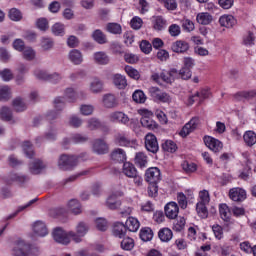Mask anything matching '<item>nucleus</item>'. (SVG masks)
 Listing matches in <instances>:
<instances>
[{"label":"nucleus","instance_id":"nucleus-1","mask_svg":"<svg viewBox=\"0 0 256 256\" xmlns=\"http://www.w3.org/2000/svg\"><path fill=\"white\" fill-rule=\"evenodd\" d=\"M41 253L35 246L27 244L23 240H18L12 250L13 256H38Z\"/></svg>","mask_w":256,"mask_h":256},{"label":"nucleus","instance_id":"nucleus-2","mask_svg":"<svg viewBox=\"0 0 256 256\" xmlns=\"http://www.w3.org/2000/svg\"><path fill=\"white\" fill-rule=\"evenodd\" d=\"M111 159L116 163H123L121 169L119 170V173H123V175L129 177V162H127V153L125 152V150L121 148L115 149L111 153Z\"/></svg>","mask_w":256,"mask_h":256},{"label":"nucleus","instance_id":"nucleus-3","mask_svg":"<svg viewBox=\"0 0 256 256\" xmlns=\"http://www.w3.org/2000/svg\"><path fill=\"white\" fill-rule=\"evenodd\" d=\"M77 163H79V158L77 156L63 154L58 160V167L59 169H62V171H69V169L76 167Z\"/></svg>","mask_w":256,"mask_h":256},{"label":"nucleus","instance_id":"nucleus-4","mask_svg":"<svg viewBox=\"0 0 256 256\" xmlns=\"http://www.w3.org/2000/svg\"><path fill=\"white\" fill-rule=\"evenodd\" d=\"M89 232V226L85 222H79L76 225V232L70 231L69 235L75 243H81L83 237Z\"/></svg>","mask_w":256,"mask_h":256},{"label":"nucleus","instance_id":"nucleus-5","mask_svg":"<svg viewBox=\"0 0 256 256\" xmlns=\"http://www.w3.org/2000/svg\"><path fill=\"white\" fill-rule=\"evenodd\" d=\"M52 237L56 243L61 245H69L71 243V235H69V232H65L63 228H55Z\"/></svg>","mask_w":256,"mask_h":256},{"label":"nucleus","instance_id":"nucleus-6","mask_svg":"<svg viewBox=\"0 0 256 256\" xmlns=\"http://www.w3.org/2000/svg\"><path fill=\"white\" fill-rule=\"evenodd\" d=\"M145 148L150 153H158L159 152V142L157 141V136L153 133H148L145 136Z\"/></svg>","mask_w":256,"mask_h":256},{"label":"nucleus","instance_id":"nucleus-7","mask_svg":"<svg viewBox=\"0 0 256 256\" xmlns=\"http://www.w3.org/2000/svg\"><path fill=\"white\" fill-rule=\"evenodd\" d=\"M229 198L235 203H243L247 199V191L243 188H232L229 190Z\"/></svg>","mask_w":256,"mask_h":256},{"label":"nucleus","instance_id":"nucleus-8","mask_svg":"<svg viewBox=\"0 0 256 256\" xmlns=\"http://www.w3.org/2000/svg\"><path fill=\"white\" fill-rule=\"evenodd\" d=\"M204 143L213 153H219L223 150V142L211 136H204Z\"/></svg>","mask_w":256,"mask_h":256},{"label":"nucleus","instance_id":"nucleus-9","mask_svg":"<svg viewBox=\"0 0 256 256\" xmlns=\"http://www.w3.org/2000/svg\"><path fill=\"white\" fill-rule=\"evenodd\" d=\"M145 181L147 183H159L161 181V170L157 167L148 168L145 172Z\"/></svg>","mask_w":256,"mask_h":256},{"label":"nucleus","instance_id":"nucleus-10","mask_svg":"<svg viewBox=\"0 0 256 256\" xmlns=\"http://www.w3.org/2000/svg\"><path fill=\"white\" fill-rule=\"evenodd\" d=\"M199 125V118H192L188 123L184 125L181 129L179 135L181 137H187L190 133H193L195 129H197Z\"/></svg>","mask_w":256,"mask_h":256},{"label":"nucleus","instance_id":"nucleus-11","mask_svg":"<svg viewBox=\"0 0 256 256\" xmlns=\"http://www.w3.org/2000/svg\"><path fill=\"white\" fill-rule=\"evenodd\" d=\"M165 215L168 219H177L179 215V205L176 202H169L164 207Z\"/></svg>","mask_w":256,"mask_h":256},{"label":"nucleus","instance_id":"nucleus-12","mask_svg":"<svg viewBox=\"0 0 256 256\" xmlns=\"http://www.w3.org/2000/svg\"><path fill=\"white\" fill-rule=\"evenodd\" d=\"M29 181V177L25 175H21L19 173L12 172L6 178V183L8 185H13V183H18V185H23V183H27Z\"/></svg>","mask_w":256,"mask_h":256},{"label":"nucleus","instance_id":"nucleus-13","mask_svg":"<svg viewBox=\"0 0 256 256\" xmlns=\"http://www.w3.org/2000/svg\"><path fill=\"white\" fill-rule=\"evenodd\" d=\"M33 233L36 237H47L49 235V230L47 229V225L42 221H36L33 226Z\"/></svg>","mask_w":256,"mask_h":256},{"label":"nucleus","instance_id":"nucleus-14","mask_svg":"<svg viewBox=\"0 0 256 256\" xmlns=\"http://www.w3.org/2000/svg\"><path fill=\"white\" fill-rule=\"evenodd\" d=\"M189 48H190L189 42L185 40H177L173 42L171 45V50L173 51V53H180V54L187 53Z\"/></svg>","mask_w":256,"mask_h":256},{"label":"nucleus","instance_id":"nucleus-15","mask_svg":"<svg viewBox=\"0 0 256 256\" xmlns=\"http://www.w3.org/2000/svg\"><path fill=\"white\" fill-rule=\"evenodd\" d=\"M129 179H132L136 187H141L143 184V178L141 177V174L138 173L137 168H135V165L132 163L129 164Z\"/></svg>","mask_w":256,"mask_h":256},{"label":"nucleus","instance_id":"nucleus-16","mask_svg":"<svg viewBox=\"0 0 256 256\" xmlns=\"http://www.w3.org/2000/svg\"><path fill=\"white\" fill-rule=\"evenodd\" d=\"M93 151L98 155H105V153L109 152V146L102 139H96L93 143Z\"/></svg>","mask_w":256,"mask_h":256},{"label":"nucleus","instance_id":"nucleus-17","mask_svg":"<svg viewBox=\"0 0 256 256\" xmlns=\"http://www.w3.org/2000/svg\"><path fill=\"white\" fill-rule=\"evenodd\" d=\"M102 105L106 109H113L117 107V98L113 94H105L102 98Z\"/></svg>","mask_w":256,"mask_h":256},{"label":"nucleus","instance_id":"nucleus-18","mask_svg":"<svg viewBox=\"0 0 256 256\" xmlns=\"http://www.w3.org/2000/svg\"><path fill=\"white\" fill-rule=\"evenodd\" d=\"M219 24L221 27L231 29V27H235V25H237V20L233 15H224L219 18Z\"/></svg>","mask_w":256,"mask_h":256},{"label":"nucleus","instance_id":"nucleus-19","mask_svg":"<svg viewBox=\"0 0 256 256\" xmlns=\"http://www.w3.org/2000/svg\"><path fill=\"white\" fill-rule=\"evenodd\" d=\"M68 59L73 65H81L83 63V53L78 49H73L69 52Z\"/></svg>","mask_w":256,"mask_h":256},{"label":"nucleus","instance_id":"nucleus-20","mask_svg":"<svg viewBox=\"0 0 256 256\" xmlns=\"http://www.w3.org/2000/svg\"><path fill=\"white\" fill-rule=\"evenodd\" d=\"M123 196L122 192H118L117 194H111L107 200H106V205L109 209H117L118 207L121 206V202L117 200V197Z\"/></svg>","mask_w":256,"mask_h":256},{"label":"nucleus","instance_id":"nucleus-21","mask_svg":"<svg viewBox=\"0 0 256 256\" xmlns=\"http://www.w3.org/2000/svg\"><path fill=\"white\" fill-rule=\"evenodd\" d=\"M109 119L112 123H123L124 125L129 121V117L123 112H113L109 115Z\"/></svg>","mask_w":256,"mask_h":256},{"label":"nucleus","instance_id":"nucleus-22","mask_svg":"<svg viewBox=\"0 0 256 256\" xmlns=\"http://www.w3.org/2000/svg\"><path fill=\"white\" fill-rule=\"evenodd\" d=\"M167 27V21L163 16L153 17V29L155 31H163Z\"/></svg>","mask_w":256,"mask_h":256},{"label":"nucleus","instance_id":"nucleus-23","mask_svg":"<svg viewBox=\"0 0 256 256\" xmlns=\"http://www.w3.org/2000/svg\"><path fill=\"white\" fill-rule=\"evenodd\" d=\"M93 59H94V62L97 63V65L109 64V56L107 55V53L103 51L94 53Z\"/></svg>","mask_w":256,"mask_h":256},{"label":"nucleus","instance_id":"nucleus-24","mask_svg":"<svg viewBox=\"0 0 256 256\" xmlns=\"http://www.w3.org/2000/svg\"><path fill=\"white\" fill-rule=\"evenodd\" d=\"M113 233L115 237L123 239L125 237V234L127 233V226L123 223L117 222L114 224Z\"/></svg>","mask_w":256,"mask_h":256},{"label":"nucleus","instance_id":"nucleus-25","mask_svg":"<svg viewBox=\"0 0 256 256\" xmlns=\"http://www.w3.org/2000/svg\"><path fill=\"white\" fill-rule=\"evenodd\" d=\"M158 237L163 243H169L173 239V231L169 228H162L158 232Z\"/></svg>","mask_w":256,"mask_h":256},{"label":"nucleus","instance_id":"nucleus-26","mask_svg":"<svg viewBox=\"0 0 256 256\" xmlns=\"http://www.w3.org/2000/svg\"><path fill=\"white\" fill-rule=\"evenodd\" d=\"M112 81L117 89H125L127 87V78L121 74H115Z\"/></svg>","mask_w":256,"mask_h":256},{"label":"nucleus","instance_id":"nucleus-27","mask_svg":"<svg viewBox=\"0 0 256 256\" xmlns=\"http://www.w3.org/2000/svg\"><path fill=\"white\" fill-rule=\"evenodd\" d=\"M196 21L200 25H210L213 22V16L208 12H202L197 15Z\"/></svg>","mask_w":256,"mask_h":256},{"label":"nucleus","instance_id":"nucleus-28","mask_svg":"<svg viewBox=\"0 0 256 256\" xmlns=\"http://www.w3.org/2000/svg\"><path fill=\"white\" fill-rule=\"evenodd\" d=\"M243 140L247 147H253L256 144V133L251 130L246 131L243 135Z\"/></svg>","mask_w":256,"mask_h":256},{"label":"nucleus","instance_id":"nucleus-29","mask_svg":"<svg viewBox=\"0 0 256 256\" xmlns=\"http://www.w3.org/2000/svg\"><path fill=\"white\" fill-rule=\"evenodd\" d=\"M29 169L32 175H39V173L45 169V164H43L41 160H35L30 164Z\"/></svg>","mask_w":256,"mask_h":256},{"label":"nucleus","instance_id":"nucleus-30","mask_svg":"<svg viewBox=\"0 0 256 256\" xmlns=\"http://www.w3.org/2000/svg\"><path fill=\"white\" fill-rule=\"evenodd\" d=\"M134 163L141 168L147 167V155L143 152H137L134 157Z\"/></svg>","mask_w":256,"mask_h":256},{"label":"nucleus","instance_id":"nucleus-31","mask_svg":"<svg viewBox=\"0 0 256 256\" xmlns=\"http://www.w3.org/2000/svg\"><path fill=\"white\" fill-rule=\"evenodd\" d=\"M219 213H220V217H221V219H223V221H226L227 223H229V221H231V211H229V206H227V204L220 205Z\"/></svg>","mask_w":256,"mask_h":256},{"label":"nucleus","instance_id":"nucleus-32","mask_svg":"<svg viewBox=\"0 0 256 256\" xmlns=\"http://www.w3.org/2000/svg\"><path fill=\"white\" fill-rule=\"evenodd\" d=\"M87 129L96 131V129H103V123L97 118H90L87 120Z\"/></svg>","mask_w":256,"mask_h":256},{"label":"nucleus","instance_id":"nucleus-33","mask_svg":"<svg viewBox=\"0 0 256 256\" xmlns=\"http://www.w3.org/2000/svg\"><path fill=\"white\" fill-rule=\"evenodd\" d=\"M196 211L199 217H201L202 219H207V217L209 216V211L207 210V204L205 203L198 202L196 204Z\"/></svg>","mask_w":256,"mask_h":256},{"label":"nucleus","instance_id":"nucleus-34","mask_svg":"<svg viewBox=\"0 0 256 256\" xmlns=\"http://www.w3.org/2000/svg\"><path fill=\"white\" fill-rule=\"evenodd\" d=\"M68 209L74 215H79L81 213V204L78 200L72 199L68 202Z\"/></svg>","mask_w":256,"mask_h":256},{"label":"nucleus","instance_id":"nucleus-35","mask_svg":"<svg viewBox=\"0 0 256 256\" xmlns=\"http://www.w3.org/2000/svg\"><path fill=\"white\" fill-rule=\"evenodd\" d=\"M140 239L144 242L151 241L153 239V230L150 227H144L140 230Z\"/></svg>","mask_w":256,"mask_h":256},{"label":"nucleus","instance_id":"nucleus-36","mask_svg":"<svg viewBox=\"0 0 256 256\" xmlns=\"http://www.w3.org/2000/svg\"><path fill=\"white\" fill-rule=\"evenodd\" d=\"M90 91L91 93H101L103 91V82L98 78H94L90 83Z\"/></svg>","mask_w":256,"mask_h":256},{"label":"nucleus","instance_id":"nucleus-37","mask_svg":"<svg viewBox=\"0 0 256 256\" xmlns=\"http://www.w3.org/2000/svg\"><path fill=\"white\" fill-rule=\"evenodd\" d=\"M161 147L167 153H175L177 151V144L173 140H166Z\"/></svg>","mask_w":256,"mask_h":256},{"label":"nucleus","instance_id":"nucleus-38","mask_svg":"<svg viewBox=\"0 0 256 256\" xmlns=\"http://www.w3.org/2000/svg\"><path fill=\"white\" fill-rule=\"evenodd\" d=\"M140 123L142 127H145L146 129H157V123L151 119V117H142L140 120Z\"/></svg>","mask_w":256,"mask_h":256},{"label":"nucleus","instance_id":"nucleus-39","mask_svg":"<svg viewBox=\"0 0 256 256\" xmlns=\"http://www.w3.org/2000/svg\"><path fill=\"white\" fill-rule=\"evenodd\" d=\"M92 37L96 43L103 45L107 43V36L101 30H95L92 34Z\"/></svg>","mask_w":256,"mask_h":256},{"label":"nucleus","instance_id":"nucleus-40","mask_svg":"<svg viewBox=\"0 0 256 256\" xmlns=\"http://www.w3.org/2000/svg\"><path fill=\"white\" fill-rule=\"evenodd\" d=\"M21 53L23 59H25L26 61H33V59H35L36 57L35 50H33V48L29 46L25 47V49H23Z\"/></svg>","mask_w":256,"mask_h":256},{"label":"nucleus","instance_id":"nucleus-41","mask_svg":"<svg viewBox=\"0 0 256 256\" xmlns=\"http://www.w3.org/2000/svg\"><path fill=\"white\" fill-rule=\"evenodd\" d=\"M11 99V88L8 85L0 86V101Z\"/></svg>","mask_w":256,"mask_h":256},{"label":"nucleus","instance_id":"nucleus-42","mask_svg":"<svg viewBox=\"0 0 256 256\" xmlns=\"http://www.w3.org/2000/svg\"><path fill=\"white\" fill-rule=\"evenodd\" d=\"M0 117L3 119V121H11L12 123H15V120H13V115L11 114V109L7 107L1 108Z\"/></svg>","mask_w":256,"mask_h":256},{"label":"nucleus","instance_id":"nucleus-43","mask_svg":"<svg viewBox=\"0 0 256 256\" xmlns=\"http://www.w3.org/2000/svg\"><path fill=\"white\" fill-rule=\"evenodd\" d=\"M256 97V90L242 91L235 94L236 99H254Z\"/></svg>","mask_w":256,"mask_h":256},{"label":"nucleus","instance_id":"nucleus-44","mask_svg":"<svg viewBox=\"0 0 256 256\" xmlns=\"http://www.w3.org/2000/svg\"><path fill=\"white\" fill-rule=\"evenodd\" d=\"M130 27L134 31H139V29H141V27H143V19H141V17H139V16H134L130 20Z\"/></svg>","mask_w":256,"mask_h":256},{"label":"nucleus","instance_id":"nucleus-45","mask_svg":"<svg viewBox=\"0 0 256 256\" xmlns=\"http://www.w3.org/2000/svg\"><path fill=\"white\" fill-rule=\"evenodd\" d=\"M132 99L135 103H145V101H147V97L142 90H136L132 94Z\"/></svg>","mask_w":256,"mask_h":256},{"label":"nucleus","instance_id":"nucleus-46","mask_svg":"<svg viewBox=\"0 0 256 256\" xmlns=\"http://www.w3.org/2000/svg\"><path fill=\"white\" fill-rule=\"evenodd\" d=\"M12 105L15 111H17L18 113L21 111H25V109H27V105L25 104V102H23V99L21 98L14 99Z\"/></svg>","mask_w":256,"mask_h":256},{"label":"nucleus","instance_id":"nucleus-47","mask_svg":"<svg viewBox=\"0 0 256 256\" xmlns=\"http://www.w3.org/2000/svg\"><path fill=\"white\" fill-rule=\"evenodd\" d=\"M87 141V136H83L81 134H74L71 138L69 139H64V144L67 143H85Z\"/></svg>","mask_w":256,"mask_h":256},{"label":"nucleus","instance_id":"nucleus-48","mask_svg":"<svg viewBox=\"0 0 256 256\" xmlns=\"http://www.w3.org/2000/svg\"><path fill=\"white\" fill-rule=\"evenodd\" d=\"M141 227V223L139 220L135 217H129V231L132 233H136V231H139V228Z\"/></svg>","mask_w":256,"mask_h":256},{"label":"nucleus","instance_id":"nucleus-49","mask_svg":"<svg viewBox=\"0 0 256 256\" xmlns=\"http://www.w3.org/2000/svg\"><path fill=\"white\" fill-rule=\"evenodd\" d=\"M52 33L56 36L63 37L65 35V25L62 23H56L52 26Z\"/></svg>","mask_w":256,"mask_h":256},{"label":"nucleus","instance_id":"nucleus-50","mask_svg":"<svg viewBox=\"0 0 256 256\" xmlns=\"http://www.w3.org/2000/svg\"><path fill=\"white\" fill-rule=\"evenodd\" d=\"M243 45H246V47L255 45V34H253V32H248L246 35H244Z\"/></svg>","mask_w":256,"mask_h":256},{"label":"nucleus","instance_id":"nucleus-51","mask_svg":"<svg viewBox=\"0 0 256 256\" xmlns=\"http://www.w3.org/2000/svg\"><path fill=\"white\" fill-rule=\"evenodd\" d=\"M34 77L39 79L40 81H48L49 80V72L41 69L34 70Z\"/></svg>","mask_w":256,"mask_h":256},{"label":"nucleus","instance_id":"nucleus-52","mask_svg":"<svg viewBox=\"0 0 256 256\" xmlns=\"http://www.w3.org/2000/svg\"><path fill=\"white\" fill-rule=\"evenodd\" d=\"M182 169L185 173H195L197 171V164L185 161L182 164Z\"/></svg>","mask_w":256,"mask_h":256},{"label":"nucleus","instance_id":"nucleus-53","mask_svg":"<svg viewBox=\"0 0 256 256\" xmlns=\"http://www.w3.org/2000/svg\"><path fill=\"white\" fill-rule=\"evenodd\" d=\"M64 97L70 103H73L77 99V92L73 88H67L64 92Z\"/></svg>","mask_w":256,"mask_h":256},{"label":"nucleus","instance_id":"nucleus-54","mask_svg":"<svg viewBox=\"0 0 256 256\" xmlns=\"http://www.w3.org/2000/svg\"><path fill=\"white\" fill-rule=\"evenodd\" d=\"M9 18L11 21H21V19H23V15L17 8H12L9 11Z\"/></svg>","mask_w":256,"mask_h":256},{"label":"nucleus","instance_id":"nucleus-55","mask_svg":"<svg viewBox=\"0 0 256 256\" xmlns=\"http://www.w3.org/2000/svg\"><path fill=\"white\" fill-rule=\"evenodd\" d=\"M107 31L109 33H112L113 35H119L121 34V25H119L118 23H109L107 25Z\"/></svg>","mask_w":256,"mask_h":256},{"label":"nucleus","instance_id":"nucleus-56","mask_svg":"<svg viewBox=\"0 0 256 256\" xmlns=\"http://www.w3.org/2000/svg\"><path fill=\"white\" fill-rule=\"evenodd\" d=\"M185 223L186 220L184 217H180L176 223L173 225V231H176V233H181L183 229H185Z\"/></svg>","mask_w":256,"mask_h":256},{"label":"nucleus","instance_id":"nucleus-57","mask_svg":"<svg viewBox=\"0 0 256 256\" xmlns=\"http://www.w3.org/2000/svg\"><path fill=\"white\" fill-rule=\"evenodd\" d=\"M140 49L142 53L149 55V53L153 51V45H151L150 42L147 40H142L140 43Z\"/></svg>","mask_w":256,"mask_h":256},{"label":"nucleus","instance_id":"nucleus-58","mask_svg":"<svg viewBox=\"0 0 256 256\" xmlns=\"http://www.w3.org/2000/svg\"><path fill=\"white\" fill-rule=\"evenodd\" d=\"M168 33L171 37H179L181 35V26L172 24L168 28Z\"/></svg>","mask_w":256,"mask_h":256},{"label":"nucleus","instance_id":"nucleus-59","mask_svg":"<svg viewBox=\"0 0 256 256\" xmlns=\"http://www.w3.org/2000/svg\"><path fill=\"white\" fill-rule=\"evenodd\" d=\"M22 147L26 157H29V159H31V157L35 155V152H33V145L31 144V142H24Z\"/></svg>","mask_w":256,"mask_h":256},{"label":"nucleus","instance_id":"nucleus-60","mask_svg":"<svg viewBox=\"0 0 256 256\" xmlns=\"http://www.w3.org/2000/svg\"><path fill=\"white\" fill-rule=\"evenodd\" d=\"M160 3H163L164 7L168 9V11H175L177 9V1L176 0H159Z\"/></svg>","mask_w":256,"mask_h":256},{"label":"nucleus","instance_id":"nucleus-61","mask_svg":"<svg viewBox=\"0 0 256 256\" xmlns=\"http://www.w3.org/2000/svg\"><path fill=\"white\" fill-rule=\"evenodd\" d=\"M2 81H11L13 79V72L9 68H5L0 72Z\"/></svg>","mask_w":256,"mask_h":256},{"label":"nucleus","instance_id":"nucleus-62","mask_svg":"<svg viewBox=\"0 0 256 256\" xmlns=\"http://www.w3.org/2000/svg\"><path fill=\"white\" fill-rule=\"evenodd\" d=\"M93 111H95V108L93 107V105L84 104L80 106L81 115H85V116L93 115Z\"/></svg>","mask_w":256,"mask_h":256},{"label":"nucleus","instance_id":"nucleus-63","mask_svg":"<svg viewBox=\"0 0 256 256\" xmlns=\"http://www.w3.org/2000/svg\"><path fill=\"white\" fill-rule=\"evenodd\" d=\"M177 201L181 209H187V196L184 193L177 194Z\"/></svg>","mask_w":256,"mask_h":256},{"label":"nucleus","instance_id":"nucleus-64","mask_svg":"<svg viewBox=\"0 0 256 256\" xmlns=\"http://www.w3.org/2000/svg\"><path fill=\"white\" fill-rule=\"evenodd\" d=\"M95 223L98 231H107V227H108L107 220H105L104 218H97Z\"/></svg>","mask_w":256,"mask_h":256}]
</instances>
